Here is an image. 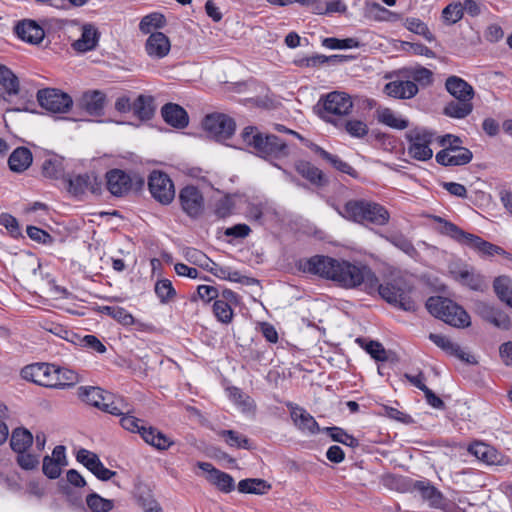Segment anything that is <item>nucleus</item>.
Masks as SVG:
<instances>
[{
	"mask_svg": "<svg viewBox=\"0 0 512 512\" xmlns=\"http://www.w3.org/2000/svg\"><path fill=\"white\" fill-rule=\"evenodd\" d=\"M263 133L259 132L258 129L254 126H247L241 132V137L243 142L252 147L255 151L262 143Z\"/></svg>",
	"mask_w": 512,
	"mask_h": 512,
	"instance_id": "6e6d98bb",
	"label": "nucleus"
},
{
	"mask_svg": "<svg viewBox=\"0 0 512 512\" xmlns=\"http://www.w3.org/2000/svg\"><path fill=\"white\" fill-rule=\"evenodd\" d=\"M435 220L441 224L440 233L447 235L461 244H465L483 255L493 256L502 254L504 250L490 242L483 240L481 237L463 231L460 227L452 222L444 220L441 217H435Z\"/></svg>",
	"mask_w": 512,
	"mask_h": 512,
	"instance_id": "39448f33",
	"label": "nucleus"
},
{
	"mask_svg": "<svg viewBox=\"0 0 512 512\" xmlns=\"http://www.w3.org/2000/svg\"><path fill=\"white\" fill-rule=\"evenodd\" d=\"M0 86L3 89V98L7 100L13 96H20L18 99V106L13 108V111L34 112L33 95L25 92L21 93L20 82L14 72L7 66L0 64Z\"/></svg>",
	"mask_w": 512,
	"mask_h": 512,
	"instance_id": "423d86ee",
	"label": "nucleus"
},
{
	"mask_svg": "<svg viewBox=\"0 0 512 512\" xmlns=\"http://www.w3.org/2000/svg\"><path fill=\"white\" fill-rule=\"evenodd\" d=\"M69 341L76 345L89 348L100 354L106 352L105 345L94 335L79 336L77 334H72V338L69 339Z\"/></svg>",
	"mask_w": 512,
	"mask_h": 512,
	"instance_id": "09e8293b",
	"label": "nucleus"
},
{
	"mask_svg": "<svg viewBox=\"0 0 512 512\" xmlns=\"http://www.w3.org/2000/svg\"><path fill=\"white\" fill-rule=\"evenodd\" d=\"M183 255L189 263L201 268H207V263H212V260L206 254L196 248H185Z\"/></svg>",
	"mask_w": 512,
	"mask_h": 512,
	"instance_id": "5fc2aeb1",
	"label": "nucleus"
},
{
	"mask_svg": "<svg viewBox=\"0 0 512 512\" xmlns=\"http://www.w3.org/2000/svg\"><path fill=\"white\" fill-rule=\"evenodd\" d=\"M89 471H91L99 480L108 481L116 475L115 471L106 468L97 456L90 463Z\"/></svg>",
	"mask_w": 512,
	"mask_h": 512,
	"instance_id": "0e129e2a",
	"label": "nucleus"
},
{
	"mask_svg": "<svg viewBox=\"0 0 512 512\" xmlns=\"http://www.w3.org/2000/svg\"><path fill=\"white\" fill-rule=\"evenodd\" d=\"M385 239L393 246L403 251L405 254L413 257L417 251L412 242L401 233H393L385 236Z\"/></svg>",
	"mask_w": 512,
	"mask_h": 512,
	"instance_id": "8fccbe9b",
	"label": "nucleus"
},
{
	"mask_svg": "<svg viewBox=\"0 0 512 512\" xmlns=\"http://www.w3.org/2000/svg\"><path fill=\"white\" fill-rule=\"evenodd\" d=\"M362 274L363 281L360 286L366 293L370 295L378 293L383 300L400 310L406 312L417 310V304L412 295L414 288L404 278H394L380 284L379 279L368 266H363Z\"/></svg>",
	"mask_w": 512,
	"mask_h": 512,
	"instance_id": "f257e3e1",
	"label": "nucleus"
},
{
	"mask_svg": "<svg viewBox=\"0 0 512 512\" xmlns=\"http://www.w3.org/2000/svg\"><path fill=\"white\" fill-rule=\"evenodd\" d=\"M493 288L498 298L512 307V280L506 276H499L494 280Z\"/></svg>",
	"mask_w": 512,
	"mask_h": 512,
	"instance_id": "37998d69",
	"label": "nucleus"
},
{
	"mask_svg": "<svg viewBox=\"0 0 512 512\" xmlns=\"http://www.w3.org/2000/svg\"><path fill=\"white\" fill-rule=\"evenodd\" d=\"M178 201L182 211L190 218H199L205 209V200L200 189L187 185L179 191Z\"/></svg>",
	"mask_w": 512,
	"mask_h": 512,
	"instance_id": "9b49d317",
	"label": "nucleus"
},
{
	"mask_svg": "<svg viewBox=\"0 0 512 512\" xmlns=\"http://www.w3.org/2000/svg\"><path fill=\"white\" fill-rule=\"evenodd\" d=\"M128 408V404L125 403L123 399L114 401L112 398L105 401L102 406H99L100 410L116 416H122Z\"/></svg>",
	"mask_w": 512,
	"mask_h": 512,
	"instance_id": "69168bd1",
	"label": "nucleus"
},
{
	"mask_svg": "<svg viewBox=\"0 0 512 512\" xmlns=\"http://www.w3.org/2000/svg\"><path fill=\"white\" fill-rule=\"evenodd\" d=\"M409 145L408 155L418 161H428L433 156L430 148L433 142L434 134L424 128H415L408 131L405 135Z\"/></svg>",
	"mask_w": 512,
	"mask_h": 512,
	"instance_id": "0eeeda50",
	"label": "nucleus"
},
{
	"mask_svg": "<svg viewBox=\"0 0 512 512\" xmlns=\"http://www.w3.org/2000/svg\"><path fill=\"white\" fill-rule=\"evenodd\" d=\"M363 266L316 255L306 260L302 267L305 272L331 279L345 288H355L363 281Z\"/></svg>",
	"mask_w": 512,
	"mask_h": 512,
	"instance_id": "f03ea898",
	"label": "nucleus"
},
{
	"mask_svg": "<svg viewBox=\"0 0 512 512\" xmlns=\"http://www.w3.org/2000/svg\"><path fill=\"white\" fill-rule=\"evenodd\" d=\"M65 452V446L57 445L51 456L46 455L43 458L42 471L49 479H57L61 475L62 467L68 465Z\"/></svg>",
	"mask_w": 512,
	"mask_h": 512,
	"instance_id": "6ab92c4d",
	"label": "nucleus"
},
{
	"mask_svg": "<svg viewBox=\"0 0 512 512\" xmlns=\"http://www.w3.org/2000/svg\"><path fill=\"white\" fill-rule=\"evenodd\" d=\"M106 96L99 90L87 91L83 93L79 100V105L91 116H101L103 114Z\"/></svg>",
	"mask_w": 512,
	"mask_h": 512,
	"instance_id": "393cba45",
	"label": "nucleus"
},
{
	"mask_svg": "<svg viewBox=\"0 0 512 512\" xmlns=\"http://www.w3.org/2000/svg\"><path fill=\"white\" fill-rule=\"evenodd\" d=\"M384 92L396 99H411L418 93V86L413 81H391L384 86Z\"/></svg>",
	"mask_w": 512,
	"mask_h": 512,
	"instance_id": "c85d7f7f",
	"label": "nucleus"
},
{
	"mask_svg": "<svg viewBox=\"0 0 512 512\" xmlns=\"http://www.w3.org/2000/svg\"><path fill=\"white\" fill-rule=\"evenodd\" d=\"M321 103L322 111L320 116L326 121H331L329 115L342 116L349 114L353 107L351 97L347 93L339 91L331 92L322 97L318 105Z\"/></svg>",
	"mask_w": 512,
	"mask_h": 512,
	"instance_id": "9d476101",
	"label": "nucleus"
},
{
	"mask_svg": "<svg viewBox=\"0 0 512 512\" xmlns=\"http://www.w3.org/2000/svg\"><path fill=\"white\" fill-rule=\"evenodd\" d=\"M240 493L263 495L270 490L271 485L267 481L259 478H247L238 483Z\"/></svg>",
	"mask_w": 512,
	"mask_h": 512,
	"instance_id": "4c0bfd02",
	"label": "nucleus"
},
{
	"mask_svg": "<svg viewBox=\"0 0 512 512\" xmlns=\"http://www.w3.org/2000/svg\"><path fill=\"white\" fill-rule=\"evenodd\" d=\"M86 503L92 512H109L113 509L112 500L105 499L97 493H91L86 498Z\"/></svg>",
	"mask_w": 512,
	"mask_h": 512,
	"instance_id": "3c124183",
	"label": "nucleus"
},
{
	"mask_svg": "<svg viewBox=\"0 0 512 512\" xmlns=\"http://www.w3.org/2000/svg\"><path fill=\"white\" fill-rule=\"evenodd\" d=\"M256 155L269 161L280 160L289 155L285 141L273 134H264L262 143L255 151Z\"/></svg>",
	"mask_w": 512,
	"mask_h": 512,
	"instance_id": "ddd939ff",
	"label": "nucleus"
},
{
	"mask_svg": "<svg viewBox=\"0 0 512 512\" xmlns=\"http://www.w3.org/2000/svg\"><path fill=\"white\" fill-rule=\"evenodd\" d=\"M141 437L147 444L155 447L158 450H167L174 444V442L169 437L152 426L142 428Z\"/></svg>",
	"mask_w": 512,
	"mask_h": 512,
	"instance_id": "72a5a7b5",
	"label": "nucleus"
},
{
	"mask_svg": "<svg viewBox=\"0 0 512 512\" xmlns=\"http://www.w3.org/2000/svg\"><path fill=\"white\" fill-rule=\"evenodd\" d=\"M213 312L216 318L222 323H230L233 317V310L229 303L224 300H215Z\"/></svg>",
	"mask_w": 512,
	"mask_h": 512,
	"instance_id": "bf43d9fd",
	"label": "nucleus"
},
{
	"mask_svg": "<svg viewBox=\"0 0 512 512\" xmlns=\"http://www.w3.org/2000/svg\"><path fill=\"white\" fill-rule=\"evenodd\" d=\"M446 90L457 100L471 101L474 97L473 87L458 76H449L445 82Z\"/></svg>",
	"mask_w": 512,
	"mask_h": 512,
	"instance_id": "cd10ccee",
	"label": "nucleus"
},
{
	"mask_svg": "<svg viewBox=\"0 0 512 512\" xmlns=\"http://www.w3.org/2000/svg\"><path fill=\"white\" fill-rule=\"evenodd\" d=\"M107 189L114 196L126 195L132 187V178L120 169H113L106 173Z\"/></svg>",
	"mask_w": 512,
	"mask_h": 512,
	"instance_id": "4be33fe9",
	"label": "nucleus"
},
{
	"mask_svg": "<svg viewBox=\"0 0 512 512\" xmlns=\"http://www.w3.org/2000/svg\"><path fill=\"white\" fill-rule=\"evenodd\" d=\"M291 418L295 426L302 432L309 434H316L320 431V427L314 417L309 414L304 408L294 407L291 410Z\"/></svg>",
	"mask_w": 512,
	"mask_h": 512,
	"instance_id": "c756f323",
	"label": "nucleus"
},
{
	"mask_svg": "<svg viewBox=\"0 0 512 512\" xmlns=\"http://www.w3.org/2000/svg\"><path fill=\"white\" fill-rule=\"evenodd\" d=\"M322 45L329 49H349L359 47V42L354 38L338 39L328 37L323 39Z\"/></svg>",
	"mask_w": 512,
	"mask_h": 512,
	"instance_id": "13d9d810",
	"label": "nucleus"
},
{
	"mask_svg": "<svg viewBox=\"0 0 512 512\" xmlns=\"http://www.w3.org/2000/svg\"><path fill=\"white\" fill-rule=\"evenodd\" d=\"M39 105L46 111L54 114L67 113L72 105V97L56 88H43L36 94Z\"/></svg>",
	"mask_w": 512,
	"mask_h": 512,
	"instance_id": "6e6552de",
	"label": "nucleus"
},
{
	"mask_svg": "<svg viewBox=\"0 0 512 512\" xmlns=\"http://www.w3.org/2000/svg\"><path fill=\"white\" fill-rule=\"evenodd\" d=\"M202 125L208 135L217 141H225L229 139L236 129L234 119L223 113L207 115L204 118Z\"/></svg>",
	"mask_w": 512,
	"mask_h": 512,
	"instance_id": "1a4fd4ad",
	"label": "nucleus"
},
{
	"mask_svg": "<svg viewBox=\"0 0 512 512\" xmlns=\"http://www.w3.org/2000/svg\"><path fill=\"white\" fill-rule=\"evenodd\" d=\"M171 48L169 38L162 32H153L145 43V50L152 58L161 59L165 57Z\"/></svg>",
	"mask_w": 512,
	"mask_h": 512,
	"instance_id": "5701e85b",
	"label": "nucleus"
},
{
	"mask_svg": "<svg viewBox=\"0 0 512 512\" xmlns=\"http://www.w3.org/2000/svg\"><path fill=\"white\" fill-rule=\"evenodd\" d=\"M462 3L455 2L447 5L442 11V17L448 24H455L463 17Z\"/></svg>",
	"mask_w": 512,
	"mask_h": 512,
	"instance_id": "052dcab7",
	"label": "nucleus"
},
{
	"mask_svg": "<svg viewBox=\"0 0 512 512\" xmlns=\"http://www.w3.org/2000/svg\"><path fill=\"white\" fill-rule=\"evenodd\" d=\"M78 396L79 398L96 408L99 409V406H102L105 401L110 400L112 398V395L104 392L99 387H93V386H81L78 388Z\"/></svg>",
	"mask_w": 512,
	"mask_h": 512,
	"instance_id": "2f4dec72",
	"label": "nucleus"
},
{
	"mask_svg": "<svg viewBox=\"0 0 512 512\" xmlns=\"http://www.w3.org/2000/svg\"><path fill=\"white\" fill-rule=\"evenodd\" d=\"M17 36L31 44H38L44 38V30L35 21L23 20L15 26Z\"/></svg>",
	"mask_w": 512,
	"mask_h": 512,
	"instance_id": "bb28decb",
	"label": "nucleus"
},
{
	"mask_svg": "<svg viewBox=\"0 0 512 512\" xmlns=\"http://www.w3.org/2000/svg\"><path fill=\"white\" fill-rule=\"evenodd\" d=\"M143 421L134 417L131 415V410L128 408L126 409V412L122 415L120 419L121 426L130 432H137L141 435L142 428H147L146 426L142 425Z\"/></svg>",
	"mask_w": 512,
	"mask_h": 512,
	"instance_id": "680f3d73",
	"label": "nucleus"
},
{
	"mask_svg": "<svg viewBox=\"0 0 512 512\" xmlns=\"http://www.w3.org/2000/svg\"><path fill=\"white\" fill-rule=\"evenodd\" d=\"M68 191L74 196H80L86 191L93 194L101 192V181L94 174H79L67 179Z\"/></svg>",
	"mask_w": 512,
	"mask_h": 512,
	"instance_id": "a211bd4d",
	"label": "nucleus"
},
{
	"mask_svg": "<svg viewBox=\"0 0 512 512\" xmlns=\"http://www.w3.org/2000/svg\"><path fill=\"white\" fill-rule=\"evenodd\" d=\"M377 118L380 123H383L391 128L398 130H403L407 128L409 125L408 120L398 117L389 108L378 109Z\"/></svg>",
	"mask_w": 512,
	"mask_h": 512,
	"instance_id": "79ce46f5",
	"label": "nucleus"
},
{
	"mask_svg": "<svg viewBox=\"0 0 512 512\" xmlns=\"http://www.w3.org/2000/svg\"><path fill=\"white\" fill-rule=\"evenodd\" d=\"M218 435L225 439L228 446L238 449H253L251 441L243 434L234 430H221Z\"/></svg>",
	"mask_w": 512,
	"mask_h": 512,
	"instance_id": "a19ab883",
	"label": "nucleus"
},
{
	"mask_svg": "<svg viewBox=\"0 0 512 512\" xmlns=\"http://www.w3.org/2000/svg\"><path fill=\"white\" fill-rule=\"evenodd\" d=\"M198 467L208 473V481L215 485L220 491L229 493L235 488V482L231 475L216 469L209 462H198Z\"/></svg>",
	"mask_w": 512,
	"mask_h": 512,
	"instance_id": "412c9836",
	"label": "nucleus"
},
{
	"mask_svg": "<svg viewBox=\"0 0 512 512\" xmlns=\"http://www.w3.org/2000/svg\"><path fill=\"white\" fill-rule=\"evenodd\" d=\"M155 293L159 297L161 303H167L176 294L172 282L168 279H162L155 284Z\"/></svg>",
	"mask_w": 512,
	"mask_h": 512,
	"instance_id": "4d7b16f0",
	"label": "nucleus"
},
{
	"mask_svg": "<svg viewBox=\"0 0 512 512\" xmlns=\"http://www.w3.org/2000/svg\"><path fill=\"white\" fill-rule=\"evenodd\" d=\"M322 431L327 433L335 442L341 443L352 448H355L359 445L358 439L348 434L344 429L340 427H325Z\"/></svg>",
	"mask_w": 512,
	"mask_h": 512,
	"instance_id": "49530a36",
	"label": "nucleus"
},
{
	"mask_svg": "<svg viewBox=\"0 0 512 512\" xmlns=\"http://www.w3.org/2000/svg\"><path fill=\"white\" fill-rule=\"evenodd\" d=\"M166 25V18L162 13L153 12L144 16L139 23V30L144 34H151L153 29H160Z\"/></svg>",
	"mask_w": 512,
	"mask_h": 512,
	"instance_id": "a18cd8bd",
	"label": "nucleus"
},
{
	"mask_svg": "<svg viewBox=\"0 0 512 512\" xmlns=\"http://www.w3.org/2000/svg\"><path fill=\"white\" fill-rule=\"evenodd\" d=\"M429 339L447 354L455 356L466 363H476L473 356L465 353L458 344L452 342L445 335L430 333Z\"/></svg>",
	"mask_w": 512,
	"mask_h": 512,
	"instance_id": "b1692460",
	"label": "nucleus"
},
{
	"mask_svg": "<svg viewBox=\"0 0 512 512\" xmlns=\"http://www.w3.org/2000/svg\"><path fill=\"white\" fill-rule=\"evenodd\" d=\"M295 169L303 178L314 185L323 186L326 183L323 172L308 161H297L295 163Z\"/></svg>",
	"mask_w": 512,
	"mask_h": 512,
	"instance_id": "f704fd0d",
	"label": "nucleus"
},
{
	"mask_svg": "<svg viewBox=\"0 0 512 512\" xmlns=\"http://www.w3.org/2000/svg\"><path fill=\"white\" fill-rule=\"evenodd\" d=\"M409 488L417 491L424 501L434 509H445L444 503L447 498L428 480H409Z\"/></svg>",
	"mask_w": 512,
	"mask_h": 512,
	"instance_id": "f3484780",
	"label": "nucleus"
},
{
	"mask_svg": "<svg viewBox=\"0 0 512 512\" xmlns=\"http://www.w3.org/2000/svg\"><path fill=\"white\" fill-rule=\"evenodd\" d=\"M426 308L433 316L451 326L464 328L468 327L471 323L468 313L448 298L440 296L430 297L426 301Z\"/></svg>",
	"mask_w": 512,
	"mask_h": 512,
	"instance_id": "20e7f679",
	"label": "nucleus"
},
{
	"mask_svg": "<svg viewBox=\"0 0 512 512\" xmlns=\"http://www.w3.org/2000/svg\"><path fill=\"white\" fill-rule=\"evenodd\" d=\"M33 439V435L28 429L15 428L11 434L10 447L16 453L25 452L32 446Z\"/></svg>",
	"mask_w": 512,
	"mask_h": 512,
	"instance_id": "c9c22d12",
	"label": "nucleus"
},
{
	"mask_svg": "<svg viewBox=\"0 0 512 512\" xmlns=\"http://www.w3.org/2000/svg\"><path fill=\"white\" fill-rule=\"evenodd\" d=\"M164 121L170 126L182 129L189 123V117L184 108L175 103H167L161 109Z\"/></svg>",
	"mask_w": 512,
	"mask_h": 512,
	"instance_id": "a878e982",
	"label": "nucleus"
},
{
	"mask_svg": "<svg viewBox=\"0 0 512 512\" xmlns=\"http://www.w3.org/2000/svg\"><path fill=\"white\" fill-rule=\"evenodd\" d=\"M345 216L358 223H371L384 226L389 222L388 210L375 202L367 200H351L344 206Z\"/></svg>",
	"mask_w": 512,
	"mask_h": 512,
	"instance_id": "7ed1b4c3",
	"label": "nucleus"
},
{
	"mask_svg": "<svg viewBox=\"0 0 512 512\" xmlns=\"http://www.w3.org/2000/svg\"><path fill=\"white\" fill-rule=\"evenodd\" d=\"M133 114L141 121L150 120L154 115L153 98L151 96L139 95L132 102Z\"/></svg>",
	"mask_w": 512,
	"mask_h": 512,
	"instance_id": "e433bc0d",
	"label": "nucleus"
},
{
	"mask_svg": "<svg viewBox=\"0 0 512 512\" xmlns=\"http://www.w3.org/2000/svg\"><path fill=\"white\" fill-rule=\"evenodd\" d=\"M55 365L48 363H35L25 366L21 370V377L37 385L53 388Z\"/></svg>",
	"mask_w": 512,
	"mask_h": 512,
	"instance_id": "4468645a",
	"label": "nucleus"
},
{
	"mask_svg": "<svg viewBox=\"0 0 512 512\" xmlns=\"http://www.w3.org/2000/svg\"><path fill=\"white\" fill-rule=\"evenodd\" d=\"M468 452L487 465L506 466L511 463L508 456L484 442L476 441L470 444Z\"/></svg>",
	"mask_w": 512,
	"mask_h": 512,
	"instance_id": "dca6fc26",
	"label": "nucleus"
},
{
	"mask_svg": "<svg viewBox=\"0 0 512 512\" xmlns=\"http://www.w3.org/2000/svg\"><path fill=\"white\" fill-rule=\"evenodd\" d=\"M100 311L124 326H131L134 324L135 320L132 314L126 311V309L118 306H102L100 307Z\"/></svg>",
	"mask_w": 512,
	"mask_h": 512,
	"instance_id": "de8ad7c7",
	"label": "nucleus"
},
{
	"mask_svg": "<svg viewBox=\"0 0 512 512\" xmlns=\"http://www.w3.org/2000/svg\"><path fill=\"white\" fill-rule=\"evenodd\" d=\"M473 158L472 152L465 147H446L436 154V161L443 166H461L468 164Z\"/></svg>",
	"mask_w": 512,
	"mask_h": 512,
	"instance_id": "aec40b11",
	"label": "nucleus"
},
{
	"mask_svg": "<svg viewBox=\"0 0 512 512\" xmlns=\"http://www.w3.org/2000/svg\"><path fill=\"white\" fill-rule=\"evenodd\" d=\"M152 197L163 205L170 204L175 197V188L170 177L161 171H153L148 179Z\"/></svg>",
	"mask_w": 512,
	"mask_h": 512,
	"instance_id": "f8f14e48",
	"label": "nucleus"
},
{
	"mask_svg": "<svg viewBox=\"0 0 512 512\" xmlns=\"http://www.w3.org/2000/svg\"><path fill=\"white\" fill-rule=\"evenodd\" d=\"M348 134L352 137L363 138L368 134V126L360 120H349L345 124Z\"/></svg>",
	"mask_w": 512,
	"mask_h": 512,
	"instance_id": "774afa93",
	"label": "nucleus"
},
{
	"mask_svg": "<svg viewBox=\"0 0 512 512\" xmlns=\"http://www.w3.org/2000/svg\"><path fill=\"white\" fill-rule=\"evenodd\" d=\"M99 41V32L91 24H86L82 28V34L79 39L73 42L72 47L78 52H87L93 50Z\"/></svg>",
	"mask_w": 512,
	"mask_h": 512,
	"instance_id": "7c9ffc66",
	"label": "nucleus"
},
{
	"mask_svg": "<svg viewBox=\"0 0 512 512\" xmlns=\"http://www.w3.org/2000/svg\"><path fill=\"white\" fill-rule=\"evenodd\" d=\"M62 160L58 157L46 159L42 164V173L45 177L58 179L63 175Z\"/></svg>",
	"mask_w": 512,
	"mask_h": 512,
	"instance_id": "603ef678",
	"label": "nucleus"
},
{
	"mask_svg": "<svg viewBox=\"0 0 512 512\" xmlns=\"http://www.w3.org/2000/svg\"><path fill=\"white\" fill-rule=\"evenodd\" d=\"M473 310L483 320L491 323L499 329L509 330L512 326L511 319L506 313L485 301H474Z\"/></svg>",
	"mask_w": 512,
	"mask_h": 512,
	"instance_id": "2eb2a0df",
	"label": "nucleus"
},
{
	"mask_svg": "<svg viewBox=\"0 0 512 512\" xmlns=\"http://www.w3.org/2000/svg\"><path fill=\"white\" fill-rule=\"evenodd\" d=\"M128 408V404L125 403L123 399L114 401L112 398L105 401L102 406H99L100 410L116 416H122Z\"/></svg>",
	"mask_w": 512,
	"mask_h": 512,
	"instance_id": "338daca9",
	"label": "nucleus"
},
{
	"mask_svg": "<svg viewBox=\"0 0 512 512\" xmlns=\"http://www.w3.org/2000/svg\"><path fill=\"white\" fill-rule=\"evenodd\" d=\"M473 110V104L471 101L463 100V101H451L449 102L443 110L444 115L451 117V118H457V119H463L467 117Z\"/></svg>",
	"mask_w": 512,
	"mask_h": 512,
	"instance_id": "ea45409f",
	"label": "nucleus"
},
{
	"mask_svg": "<svg viewBox=\"0 0 512 512\" xmlns=\"http://www.w3.org/2000/svg\"><path fill=\"white\" fill-rule=\"evenodd\" d=\"M33 156L26 147H17L9 156L8 165L13 172L21 173L32 164Z\"/></svg>",
	"mask_w": 512,
	"mask_h": 512,
	"instance_id": "473e14b6",
	"label": "nucleus"
},
{
	"mask_svg": "<svg viewBox=\"0 0 512 512\" xmlns=\"http://www.w3.org/2000/svg\"><path fill=\"white\" fill-rule=\"evenodd\" d=\"M53 382H55V384L53 383V388L70 387L79 382V375L74 370L55 365Z\"/></svg>",
	"mask_w": 512,
	"mask_h": 512,
	"instance_id": "58836bf2",
	"label": "nucleus"
},
{
	"mask_svg": "<svg viewBox=\"0 0 512 512\" xmlns=\"http://www.w3.org/2000/svg\"><path fill=\"white\" fill-rule=\"evenodd\" d=\"M405 27L418 35L423 36L427 41L432 42L435 40L434 35L429 30L428 26L418 18H407L405 21Z\"/></svg>",
	"mask_w": 512,
	"mask_h": 512,
	"instance_id": "864d4df0",
	"label": "nucleus"
},
{
	"mask_svg": "<svg viewBox=\"0 0 512 512\" xmlns=\"http://www.w3.org/2000/svg\"><path fill=\"white\" fill-rule=\"evenodd\" d=\"M456 279L463 285L468 286L470 289L475 291H484L488 285L485 282L483 276L467 270L460 271L456 276Z\"/></svg>",
	"mask_w": 512,
	"mask_h": 512,
	"instance_id": "c03bdc74",
	"label": "nucleus"
},
{
	"mask_svg": "<svg viewBox=\"0 0 512 512\" xmlns=\"http://www.w3.org/2000/svg\"><path fill=\"white\" fill-rule=\"evenodd\" d=\"M408 76L414 80V83L418 82L422 86H429L433 82L432 71L422 66L410 69Z\"/></svg>",
	"mask_w": 512,
	"mask_h": 512,
	"instance_id": "e2e57ef3",
	"label": "nucleus"
}]
</instances>
